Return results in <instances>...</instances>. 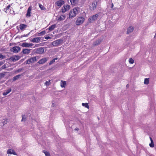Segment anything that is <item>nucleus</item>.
Listing matches in <instances>:
<instances>
[{
    "label": "nucleus",
    "instance_id": "obj_39",
    "mask_svg": "<svg viewBox=\"0 0 156 156\" xmlns=\"http://www.w3.org/2000/svg\"><path fill=\"white\" fill-rule=\"evenodd\" d=\"M150 146L151 147H153L154 146V143H151L149 144Z\"/></svg>",
    "mask_w": 156,
    "mask_h": 156
},
{
    "label": "nucleus",
    "instance_id": "obj_45",
    "mask_svg": "<svg viewBox=\"0 0 156 156\" xmlns=\"http://www.w3.org/2000/svg\"><path fill=\"white\" fill-rule=\"evenodd\" d=\"M51 38V37L49 36L46 37H45V39H47V40L49 39H50Z\"/></svg>",
    "mask_w": 156,
    "mask_h": 156
},
{
    "label": "nucleus",
    "instance_id": "obj_21",
    "mask_svg": "<svg viewBox=\"0 0 156 156\" xmlns=\"http://www.w3.org/2000/svg\"><path fill=\"white\" fill-rule=\"evenodd\" d=\"M101 42V40H100V39H98V40L96 41L93 44V46H95L98 45H99V44H100Z\"/></svg>",
    "mask_w": 156,
    "mask_h": 156
},
{
    "label": "nucleus",
    "instance_id": "obj_22",
    "mask_svg": "<svg viewBox=\"0 0 156 156\" xmlns=\"http://www.w3.org/2000/svg\"><path fill=\"white\" fill-rule=\"evenodd\" d=\"M56 27V24H53L51 26H50L48 28V30L49 31H52L54 30Z\"/></svg>",
    "mask_w": 156,
    "mask_h": 156
},
{
    "label": "nucleus",
    "instance_id": "obj_12",
    "mask_svg": "<svg viewBox=\"0 0 156 156\" xmlns=\"http://www.w3.org/2000/svg\"><path fill=\"white\" fill-rule=\"evenodd\" d=\"M44 52V48H38L36 51V53L38 54H42Z\"/></svg>",
    "mask_w": 156,
    "mask_h": 156
},
{
    "label": "nucleus",
    "instance_id": "obj_36",
    "mask_svg": "<svg viewBox=\"0 0 156 156\" xmlns=\"http://www.w3.org/2000/svg\"><path fill=\"white\" fill-rule=\"evenodd\" d=\"M30 33V32L28 33V34H24V35H22L20 37L22 38V37H27L28 35H29Z\"/></svg>",
    "mask_w": 156,
    "mask_h": 156
},
{
    "label": "nucleus",
    "instance_id": "obj_8",
    "mask_svg": "<svg viewBox=\"0 0 156 156\" xmlns=\"http://www.w3.org/2000/svg\"><path fill=\"white\" fill-rule=\"evenodd\" d=\"M20 48L19 46H16L10 49L11 51L13 52L14 53H17L20 51Z\"/></svg>",
    "mask_w": 156,
    "mask_h": 156
},
{
    "label": "nucleus",
    "instance_id": "obj_33",
    "mask_svg": "<svg viewBox=\"0 0 156 156\" xmlns=\"http://www.w3.org/2000/svg\"><path fill=\"white\" fill-rule=\"evenodd\" d=\"M129 62L131 64H133L134 62V60L132 58H129Z\"/></svg>",
    "mask_w": 156,
    "mask_h": 156
},
{
    "label": "nucleus",
    "instance_id": "obj_54",
    "mask_svg": "<svg viewBox=\"0 0 156 156\" xmlns=\"http://www.w3.org/2000/svg\"><path fill=\"white\" fill-rule=\"evenodd\" d=\"M156 34L155 35L154 37H156Z\"/></svg>",
    "mask_w": 156,
    "mask_h": 156
},
{
    "label": "nucleus",
    "instance_id": "obj_27",
    "mask_svg": "<svg viewBox=\"0 0 156 156\" xmlns=\"http://www.w3.org/2000/svg\"><path fill=\"white\" fill-rule=\"evenodd\" d=\"M10 7V5H8L5 9H4V11L6 13H7L9 11V9Z\"/></svg>",
    "mask_w": 156,
    "mask_h": 156
},
{
    "label": "nucleus",
    "instance_id": "obj_10",
    "mask_svg": "<svg viewBox=\"0 0 156 156\" xmlns=\"http://www.w3.org/2000/svg\"><path fill=\"white\" fill-rule=\"evenodd\" d=\"M70 6L68 5H64L61 9L63 13L65 12L70 9Z\"/></svg>",
    "mask_w": 156,
    "mask_h": 156
},
{
    "label": "nucleus",
    "instance_id": "obj_44",
    "mask_svg": "<svg viewBox=\"0 0 156 156\" xmlns=\"http://www.w3.org/2000/svg\"><path fill=\"white\" fill-rule=\"evenodd\" d=\"M4 62H5L4 61H0V66L3 65L4 64Z\"/></svg>",
    "mask_w": 156,
    "mask_h": 156
},
{
    "label": "nucleus",
    "instance_id": "obj_31",
    "mask_svg": "<svg viewBox=\"0 0 156 156\" xmlns=\"http://www.w3.org/2000/svg\"><path fill=\"white\" fill-rule=\"evenodd\" d=\"M149 83V79L147 78H145L144 79V83L146 84H148Z\"/></svg>",
    "mask_w": 156,
    "mask_h": 156
},
{
    "label": "nucleus",
    "instance_id": "obj_29",
    "mask_svg": "<svg viewBox=\"0 0 156 156\" xmlns=\"http://www.w3.org/2000/svg\"><path fill=\"white\" fill-rule=\"evenodd\" d=\"M39 7L40 8L41 10H44L46 9L41 4H39Z\"/></svg>",
    "mask_w": 156,
    "mask_h": 156
},
{
    "label": "nucleus",
    "instance_id": "obj_14",
    "mask_svg": "<svg viewBox=\"0 0 156 156\" xmlns=\"http://www.w3.org/2000/svg\"><path fill=\"white\" fill-rule=\"evenodd\" d=\"M19 27L20 29L22 31H23L25 30V29L27 27V26L26 25L23 23H21L19 26Z\"/></svg>",
    "mask_w": 156,
    "mask_h": 156
},
{
    "label": "nucleus",
    "instance_id": "obj_18",
    "mask_svg": "<svg viewBox=\"0 0 156 156\" xmlns=\"http://www.w3.org/2000/svg\"><path fill=\"white\" fill-rule=\"evenodd\" d=\"M134 30V28L133 27L131 26H130L129 28L128 29L127 31V33L128 34H130L131 33H132Z\"/></svg>",
    "mask_w": 156,
    "mask_h": 156
},
{
    "label": "nucleus",
    "instance_id": "obj_43",
    "mask_svg": "<svg viewBox=\"0 0 156 156\" xmlns=\"http://www.w3.org/2000/svg\"><path fill=\"white\" fill-rule=\"evenodd\" d=\"M22 70V69H18V70H17L16 71L18 73H20V72H21Z\"/></svg>",
    "mask_w": 156,
    "mask_h": 156
},
{
    "label": "nucleus",
    "instance_id": "obj_13",
    "mask_svg": "<svg viewBox=\"0 0 156 156\" xmlns=\"http://www.w3.org/2000/svg\"><path fill=\"white\" fill-rule=\"evenodd\" d=\"M64 3V2L63 0H59L55 2V4L59 7H60Z\"/></svg>",
    "mask_w": 156,
    "mask_h": 156
},
{
    "label": "nucleus",
    "instance_id": "obj_20",
    "mask_svg": "<svg viewBox=\"0 0 156 156\" xmlns=\"http://www.w3.org/2000/svg\"><path fill=\"white\" fill-rule=\"evenodd\" d=\"M46 31L45 30H43L40 32L39 33H38V34H35L34 36H40L41 35H44L45 34Z\"/></svg>",
    "mask_w": 156,
    "mask_h": 156
},
{
    "label": "nucleus",
    "instance_id": "obj_25",
    "mask_svg": "<svg viewBox=\"0 0 156 156\" xmlns=\"http://www.w3.org/2000/svg\"><path fill=\"white\" fill-rule=\"evenodd\" d=\"M70 2L72 5H75L77 4V0H70Z\"/></svg>",
    "mask_w": 156,
    "mask_h": 156
},
{
    "label": "nucleus",
    "instance_id": "obj_50",
    "mask_svg": "<svg viewBox=\"0 0 156 156\" xmlns=\"http://www.w3.org/2000/svg\"><path fill=\"white\" fill-rule=\"evenodd\" d=\"M151 143H154L153 142V140H151Z\"/></svg>",
    "mask_w": 156,
    "mask_h": 156
},
{
    "label": "nucleus",
    "instance_id": "obj_47",
    "mask_svg": "<svg viewBox=\"0 0 156 156\" xmlns=\"http://www.w3.org/2000/svg\"><path fill=\"white\" fill-rule=\"evenodd\" d=\"M79 129L78 128H76L75 129H74V130H79Z\"/></svg>",
    "mask_w": 156,
    "mask_h": 156
},
{
    "label": "nucleus",
    "instance_id": "obj_37",
    "mask_svg": "<svg viewBox=\"0 0 156 156\" xmlns=\"http://www.w3.org/2000/svg\"><path fill=\"white\" fill-rule=\"evenodd\" d=\"M5 58V57L0 53V58L4 59Z\"/></svg>",
    "mask_w": 156,
    "mask_h": 156
},
{
    "label": "nucleus",
    "instance_id": "obj_17",
    "mask_svg": "<svg viewBox=\"0 0 156 156\" xmlns=\"http://www.w3.org/2000/svg\"><path fill=\"white\" fill-rule=\"evenodd\" d=\"M31 7H29L27 9V12L26 14V16L27 17H29L30 16V13L31 10Z\"/></svg>",
    "mask_w": 156,
    "mask_h": 156
},
{
    "label": "nucleus",
    "instance_id": "obj_30",
    "mask_svg": "<svg viewBox=\"0 0 156 156\" xmlns=\"http://www.w3.org/2000/svg\"><path fill=\"white\" fill-rule=\"evenodd\" d=\"M58 58H56L53 59L49 63V65H51L55 62V60H57Z\"/></svg>",
    "mask_w": 156,
    "mask_h": 156
},
{
    "label": "nucleus",
    "instance_id": "obj_28",
    "mask_svg": "<svg viewBox=\"0 0 156 156\" xmlns=\"http://www.w3.org/2000/svg\"><path fill=\"white\" fill-rule=\"evenodd\" d=\"M82 105L83 106L85 107L88 108H89V106L88 105V104L87 103H82Z\"/></svg>",
    "mask_w": 156,
    "mask_h": 156
},
{
    "label": "nucleus",
    "instance_id": "obj_7",
    "mask_svg": "<svg viewBox=\"0 0 156 156\" xmlns=\"http://www.w3.org/2000/svg\"><path fill=\"white\" fill-rule=\"evenodd\" d=\"M98 16V14L94 15L89 18L88 19L89 21L91 23L92 22L96 20Z\"/></svg>",
    "mask_w": 156,
    "mask_h": 156
},
{
    "label": "nucleus",
    "instance_id": "obj_1",
    "mask_svg": "<svg viewBox=\"0 0 156 156\" xmlns=\"http://www.w3.org/2000/svg\"><path fill=\"white\" fill-rule=\"evenodd\" d=\"M80 9L77 7L74 8L72 10H71L69 13V18H72L75 17L76 15L80 12Z\"/></svg>",
    "mask_w": 156,
    "mask_h": 156
},
{
    "label": "nucleus",
    "instance_id": "obj_40",
    "mask_svg": "<svg viewBox=\"0 0 156 156\" xmlns=\"http://www.w3.org/2000/svg\"><path fill=\"white\" fill-rule=\"evenodd\" d=\"M4 121L2 122V123L3 124V125H5L7 123V119H4Z\"/></svg>",
    "mask_w": 156,
    "mask_h": 156
},
{
    "label": "nucleus",
    "instance_id": "obj_51",
    "mask_svg": "<svg viewBox=\"0 0 156 156\" xmlns=\"http://www.w3.org/2000/svg\"><path fill=\"white\" fill-rule=\"evenodd\" d=\"M54 105V103H52V106H53Z\"/></svg>",
    "mask_w": 156,
    "mask_h": 156
},
{
    "label": "nucleus",
    "instance_id": "obj_5",
    "mask_svg": "<svg viewBox=\"0 0 156 156\" xmlns=\"http://www.w3.org/2000/svg\"><path fill=\"white\" fill-rule=\"evenodd\" d=\"M37 60L36 57H32L27 60L26 64H29L31 63H34L36 62Z\"/></svg>",
    "mask_w": 156,
    "mask_h": 156
},
{
    "label": "nucleus",
    "instance_id": "obj_15",
    "mask_svg": "<svg viewBox=\"0 0 156 156\" xmlns=\"http://www.w3.org/2000/svg\"><path fill=\"white\" fill-rule=\"evenodd\" d=\"M47 61L46 58H44L40 60L38 63L40 64H43L45 63Z\"/></svg>",
    "mask_w": 156,
    "mask_h": 156
},
{
    "label": "nucleus",
    "instance_id": "obj_9",
    "mask_svg": "<svg viewBox=\"0 0 156 156\" xmlns=\"http://www.w3.org/2000/svg\"><path fill=\"white\" fill-rule=\"evenodd\" d=\"M43 39L42 37H35L32 39L31 41L34 43H38L39 41H41V40H42Z\"/></svg>",
    "mask_w": 156,
    "mask_h": 156
},
{
    "label": "nucleus",
    "instance_id": "obj_35",
    "mask_svg": "<svg viewBox=\"0 0 156 156\" xmlns=\"http://www.w3.org/2000/svg\"><path fill=\"white\" fill-rule=\"evenodd\" d=\"M5 74L4 73H0V79L2 78L5 76Z\"/></svg>",
    "mask_w": 156,
    "mask_h": 156
},
{
    "label": "nucleus",
    "instance_id": "obj_46",
    "mask_svg": "<svg viewBox=\"0 0 156 156\" xmlns=\"http://www.w3.org/2000/svg\"><path fill=\"white\" fill-rule=\"evenodd\" d=\"M21 74H19V75H16V76H18V79L20 78V77L21 76Z\"/></svg>",
    "mask_w": 156,
    "mask_h": 156
},
{
    "label": "nucleus",
    "instance_id": "obj_53",
    "mask_svg": "<svg viewBox=\"0 0 156 156\" xmlns=\"http://www.w3.org/2000/svg\"><path fill=\"white\" fill-rule=\"evenodd\" d=\"M128 84H127V85H126V87H128Z\"/></svg>",
    "mask_w": 156,
    "mask_h": 156
},
{
    "label": "nucleus",
    "instance_id": "obj_49",
    "mask_svg": "<svg viewBox=\"0 0 156 156\" xmlns=\"http://www.w3.org/2000/svg\"><path fill=\"white\" fill-rule=\"evenodd\" d=\"M12 12H13V10H12V11H11V10H10V12H11V14H12Z\"/></svg>",
    "mask_w": 156,
    "mask_h": 156
},
{
    "label": "nucleus",
    "instance_id": "obj_32",
    "mask_svg": "<svg viewBox=\"0 0 156 156\" xmlns=\"http://www.w3.org/2000/svg\"><path fill=\"white\" fill-rule=\"evenodd\" d=\"M26 120V117L25 115H22V119L21 120V121L22 122H25Z\"/></svg>",
    "mask_w": 156,
    "mask_h": 156
},
{
    "label": "nucleus",
    "instance_id": "obj_16",
    "mask_svg": "<svg viewBox=\"0 0 156 156\" xmlns=\"http://www.w3.org/2000/svg\"><path fill=\"white\" fill-rule=\"evenodd\" d=\"M30 49L28 48L23 49L22 52L24 54H28L30 52Z\"/></svg>",
    "mask_w": 156,
    "mask_h": 156
},
{
    "label": "nucleus",
    "instance_id": "obj_19",
    "mask_svg": "<svg viewBox=\"0 0 156 156\" xmlns=\"http://www.w3.org/2000/svg\"><path fill=\"white\" fill-rule=\"evenodd\" d=\"M7 153L10 154H12L14 155H17V154L14 150L11 149L8 150L7 151Z\"/></svg>",
    "mask_w": 156,
    "mask_h": 156
},
{
    "label": "nucleus",
    "instance_id": "obj_6",
    "mask_svg": "<svg viewBox=\"0 0 156 156\" xmlns=\"http://www.w3.org/2000/svg\"><path fill=\"white\" fill-rule=\"evenodd\" d=\"M20 58V57L19 56L14 55L13 56L9 58V60L12 62H16L19 60Z\"/></svg>",
    "mask_w": 156,
    "mask_h": 156
},
{
    "label": "nucleus",
    "instance_id": "obj_23",
    "mask_svg": "<svg viewBox=\"0 0 156 156\" xmlns=\"http://www.w3.org/2000/svg\"><path fill=\"white\" fill-rule=\"evenodd\" d=\"M66 16L63 15H61L58 17V20L59 21H61L64 20Z\"/></svg>",
    "mask_w": 156,
    "mask_h": 156
},
{
    "label": "nucleus",
    "instance_id": "obj_2",
    "mask_svg": "<svg viewBox=\"0 0 156 156\" xmlns=\"http://www.w3.org/2000/svg\"><path fill=\"white\" fill-rule=\"evenodd\" d=\"M97 5V2L96 1H93L90 5V8L91 10L95 9Z\"/></svg>",
    "mask_w": 156,
    "mask_h": 156
},
{
    "label": "nucleus",
    "instance_id": "obj_34",
    "mask_svg": "<svg viewBox=\"0 0 156 156\" xmlns=\"http://www.w3.org/2000/svg\"><path fill=\"white\" fill-rule=\"evenodd\" d=\"M43 152L44 153L46 156H50V153L48 152L45 151H44Z\"/></svg>",
    "mask_w": 156,
    "mask_h": 156
},
{
    "label": "nucleus",
    "instance_id": "obj_24",
    "mask_svg": "<svg viewBox=\"0 0 156 156\" xmlns=\"http://www.w3.org/2000/svg\"><path fill=\"white\" fill-rule=\"evenodd\" d=\"M11 88H9L8 90H6L5 92H4L3 93V95L5 96L8 94L9 93H10L11 91Z\"/></svg>",
    "mask_w": 156,
    "mask_h": 156
},
{
    "label": "nucleus",
    "instance_id": "obj_26",
    "mask_svg": "<svg viewBox=\"0 0 156 156\" xmlns=\"http://www.w3.org/2000/svg\"><path fill=\"white\" fill-rule=\"evenodd\" d=\"M66 85V82L65 81L62 80L60 84L61 87H65Z\"/></svg>",
    "mask_w": 156,
    "mask_h": 156
},
{
    "label": "nucleus",
    "instance_id": "obj_3",
    "mask_svg": "<svg viewBox=\"0 0 156 156\" xmlns=\"http://www.w3.org/2000/svg\"><path fill=\"white\" fill-rule=\"evenodd\" d=\"M62 41L63 40L62 39H59L53 41L52 42V45L54 47H56L61 44Z\"/></svg>",
    "mask_w": 156,
    "mask_h": 156
},
{
    "label": "nucleus",
    "instance_id": "obj_11",
    "mask_svg": "<svg viewBox=\"0 0 156 156\" xmlns=\"http://www.w3.org/2000/svg\"><path fill=\"white\" fill-rule=\"evenodd\" d=\"M21 45L23 47L28 48L32 46L33 44L29 43L24 42Z\"/></svg>",
    "mask_w": 156,
    "mask_h": 156
},
{
    "label": "nucleus",
    "instance_id": "obj_42",
    "mask_svg": "<svg viewBox=\"0 0 156 156\" xmlns=\"http://www.w3.org/2000/svg\"><path fill=\"white\" fill-rule=\"evenodd\" d=\"M50 80L49 81H46L45 83V84L47 86L48 85L50 84Z\"/></svg>",
    "mask_w": 156,
    "mask_h": 156
},
{
    "label": "nucleus",
    "instance_id": "obj_41",
    "mask_svg": "<svg viewBox=\"0 0 156 156\" xmlns=\"http://www.w3.org/2000/svg\"><path fill=\"white\" fill-rule=\"evenodd\" d=\"M6 68H7V66H6V65H5V64H4L2 67H1V68L2 69H6Z\"/></svg>",
    "mask_w": 156,
    "mask_h": 156
},
{
    "label": "nucleus",
    "instance_id": "obj_52",
    "mask_svg": "<svg viewBox=\"0 0 156 156\" xmlns=\"http://www.w3.org/2000/svg\"><path fill=\"white\" fill-rule=\"evenodd\" d=\"M150 138L151 140H153L152 138L151 137H150Z\"/></svg>",
    "mask_w": 156,
    "mask_h": 156
},
{
    "label": "nucleus",
    "instance_id": "obj_38",
    "mask_svg": "<svg viewBox=\"0 0 156 156\" xmlns=\"http://www.w3.org/2000/svg\"><path fill=\"white\" fill-rule=\"evenodd\" d=\"M18 79V76H15L14 77H13V80L15 81L16 80H17Z\"/></svg>",
    "mask_w": 156,
    "mask_h": 156
},
{
    "label": "nucleus",
    "instance_id": "obj_4",
    "mask_svg": "<svg viewBox=\"0 0 156 156\" xmlns=\"http://www.w3.org/2000/svg\"><path fill=\"white\" fill-rule=\"evenodd\" d=\"M84 19L83 17H79L76 21V24L77 25H79L82 24L84 21Z\"/></svg>",
    "mask_w": 156,
    "mask_h": 156
},
{
    "label": "nucleus",
    "instance_id": "obj_48",
    "mask_svg": "<svg viewBox=\"0 0 156 156\" xmlns=\"http://www.w3.org/2000/svg\"><path fill=\"white\" fill-rule=\"evenodd\" d=\"M113 6H114L113 4L112 3L111 4V8L112 9Z\"/></svg>",
    "mask_w": 156,
    "mask_h": 156
}]
</instances>
